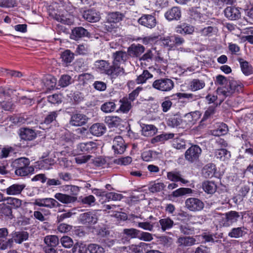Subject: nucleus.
Instances as JSON below:
<instances>
[{
  "label": "nucleus",
  "mask_w": 253,
  "mask_h": 253,
  "mask_svg": "<svg viewBox=\"0 0 253 253\" xmlns=\"http://www.w3.org/2000/svg\"><path fill=\"white\" fill-rule=\"evenodd\" d=\"M185 42L184 39L176 34L171 35L160 39V43L168 50H174Z\"/></svg>",
  "instance_id": "f257e3e1"
},
{
  "label": "nucleus",
  "mask_w": 253,
  "mask_h": 253,
  "mask_svg": "<svg viewBox=\"0 0 253 253\" xmlns=\"http://www.w3.org/2000/svg\"><path fill=\"white\" fill-rule=\"evenodd\" d=\"M244 84L239 81L231 80L229 84L222 87H218L216 89L217 93L222 95L224 97L231 96L234 93L242 92Z\"/></svg>",
  "instance_id": "f03ea898"
},
{
  "label": "nucleus",
  "mask_w": 253,
  "mask_h": 253,
  "mask_svg": "<svg viewBox=\"0 0 253 253\" xmlns=\"http://www.w3.org/2000/svg\"><path fill=\"white\" fill-rule=\"evenodd\" d=\"M112 65L118 74V76L126 75V73L123 67H121L122 63H124L128 59L127 52L123 50L116 51L112 53Z\"/></svg>",
  "instance_id": "7ed1b4c3"
},
{
  "label": "nucleus",
  "mask_w": 253,
  "mask_h": 253,
  "mask_svg": "<svg viewBox=\"0 0 253 253\" xmlns=\"http://www.w3.org/2000/svg\"><path fill=\"white\" fill-rule=\"evenodd\" d=\"M30 161L25 158H20L15 160L12 163L11 166L15 169L16 175L20 176H25L30 173V168L29 165Z\"/></svg>",
  "instance_id": "20e7f679"
},
{
  "label": "nucleus",
  "mask_w": 253,
  "mask_h": 253,
  "mask_svg": "<svg viewBox=\"0 0 253 253\" xmlns=\"http://www.w3.org/2000/svg\"><path fill=\"white\" fill-rule=\"evenodd\" d=\"M94 66L101 73L109 76L111 79H115L119 76L115 68L109 61L98 60L95 62Z\"/></svg>",
  "instance_id": "39448f33"
},
{
  "label": "nucleus",
  "mask_w": 253,
  "mask_h": 253,
  "mask_svg": "<svg viewBox=\"0 0 253 253\" xmlns=\"http://www.w3.org/2000/svg\"><path fill=\"white\" fill-rule=\"evenodd\" d=\"M221 215L218 220L219 225L220 226L226 227L237 222L240 217L239 212L234 211H230Z\"/></svg>",
  "instance_id": "423d86ee"
},
{
  "label": "nucleus",
  "mask_w": 253,
  "mask_h": 253,
  "mask_svg": "<svg viewBox=\"0 0 253 253\" xmlns=\"http://www.w3.org/2000/svg\"><path fill=\"white\" fill-rule=\"evenodd\" d=\"M152 86L159 91L169 92L173 88L174 84L170 79L161 78L154 81L152 84Z\"/></svg>",
  "instance_id": "0eeeda50"
},
{
  "label": "nucleus",
  "mask_w": 253,
  "mask_h": 253,
  "mask_svg": "<svg viewBox=\"0 0 253 253\" xmlns=\"http://www.w3.org/2000/svg\"><path fill=\"white\" fill-rule=\"evenodd\" d=\"M202 153V149L197 145H192L185 153V158L190 163H193L199 160Z\"/></svg>",
  "instance_id": "6e6552de"
},
{
  "label": "nucleus",
  "mask_w": 253,
  "mask_h": 253,
  "mask_svg": "<svg viewBox=\"0 0 253 253\" xmlns=\"http://www.w3.org/2000/svg\"><path fill=\"white\" fill-rule=\"evenodd\" d=\"M11 238L9 239L6 242V246L11 245L13 242L17 244H21L23 242L28 239L29 234L27 232L24 231H14L11 234Z\"/></svg>",
  "instance_id": "1a4fd4ad"
},
{
  "label": "nucleus",
  "mask_w": 253,
  "mask_h": 253,
  "mask_svg": "<svg viewBox=\"0 0 253 253\" xmlns=\"http://www.w3.org/2000/svg\"><path fill=\"white\" fill-rule=\"evenodd\" d=\"M185 207L190 211H198L203 209L204 204L198 198H189L185 201Z\"/></svg>",
  "instance_id": "9d476101"
},
{
  "label": "nucleus",
  "mask_w": 253,
  "mask_h": 253,
  "mask_svg": "<svg viewBox=\"0 0 253 253\" xmlns=\"http://www.w3.org/2000/svg\"><path fill=\"white\" fill-rule=\"evenodd\" d=\"M80 222L85 225H91L96 224L98 220L96 213L93 211H88L80 214Z\"/></svg>",
  "instance_id": "9b49d317"
},
{
  "label": "nucleus",
  "mask_w": 253,
  "mask_h": 253,
  "mask_svg": "<svg viewBox=\"0 0 253 253\" xmlns=\"http://www.w3.org/2000/svg\"><path fill=\"white\" fill-rule=\"evenodd\" d=\"M126 145L121 136H116L113 141L112 149L115 155L123 154L126 151Z\"/></svg>",
  "instance_id": "f8f14e48"
},
{
  "label": "nucleus",
  "mask_w": 253,
  "mask_h": 253,
  "mask_svg": "<svg viewBox=\"0 0 253 253\" xmlns=\"http://www.w3.org/2000/svg\"><path fill=\"white\" fill-rule=\"evenodd\" d=\"M182 15L181 8L179 6H173L169 9L165 13L166 19L169 21H178L180 19Z\"/></svg>",
  "instance_id": "ddd939ff"
},
{
  "label": "nucleus",
  "mask_w": 253,
  "mask_h": 253,
  "mask_svg": "<svg viewBox=\"0 0 253 253\" xmlns=\"http://www.w3.org/2000/svg\"><path fill=\"white\" fill-rule=\"evenodd\" d=\"M139 24L148 28L155 27L157 24L156 17L152 14H143L138 20Z\"/></svg>",
  "instance_id": "4468645a"
},
{
  "label": "nucleus",
  "mask_w": 253,
  "mask_h": 253,
  "mask_svg": "<svg viewBox=\"0 0 253 253\" xmlns=\"http://www.w3.org/2000/svg\"><path fill=\"white\" fill-rule=\"evenodd\" d=\"M97 149L96 143L93 141L81 143L77 146L78 152L82 154H92L95 153Z\"/></svg>",
  "instance_id": "2eb2a0df"
},
{
  "label": "nucleus",
  "mask_w": 253,
  "mask_h": 253,
  "mask_svg": "<svg viewBox=\"0 0 253 253\" xmlns=\"http://www.w3.org/2000/svg\"><path fill=\"white\" fill-rule=\"evenodd\" d=\"M34 204L40 207H44L50 209L58 207L60 205L56 200L50 198L36 199Z\"/></svg>",
  "instance_id": "dca6fc26"
},
{
  "label": "nucleus",
  "mask_w": 253,
  "mask_h": 253,
  "mask_svg": "<svg viewBox=\"0 0 253 253\" xmlns=\"http://www.w3.org/2000/svg\"><path fill=\"white\" fill-rule=\"evenodd\" d=\"M145 47L140 44H131L127 48V53L131 57H139L144 52Z\"/></svg>",
  "instance_id": "f3484780"
},
{
  "label": "nucleus",
  "mask_w": 253,
  "mask_h": 253,
  "mask_svg": "<svg viewBox=\"0 0 253 253\" xmlns=\"http://www.w3.org/2000/svg\"><path fill=\"white\" fill-rule=\"evenodd\" d=\"M240 9L235 6H227L224 10V15L229 20H238L241 17Z\"/></svg>",
  "instance_id": "a211bd4d"
},
{
  "label": "nucleus",
  "mask_w": 253,
  "mask_h": 253,
  "mask_svg": "<svg viewBox=\"0 0 253 253\" xmlns=\"http://www.w3.org/2000/svg\"><path fill=\"white\" fill-rule=\"evenodd\" d=\"M87 119L86 115L80 113H76L71 116L70 122L72 126H82L87 123Z\"/></svg>",
  "instance_id": "6ab92c4d"
},
{
  "label": "nucleus",
  "mask_w": 253,
  "mask_h": 253,
  "mask_svg": "<svg viewBox=\"0 0 253 253\" xmlns=\"http://www.w3.org/2000/svg\"><path fill=\"white\" fill-rule=\"evenodd\" d=\"M216 167L215 165L212 163H209L206 165L202 169V174L206 178H211L213 176L216 177Z\"/></svg>",
  "instance_id": "aec40b11"
},
{
  "label": "nucleus",
  "mask_w": 253,
  "mask_h": 253,
  "mask_svg": "<svg viewBox=\"0 0 253 253\" xmlns=\"http://www.w3.org/2000/svg\"><path fill=\"white\" fill-rule=\"evenodd\" d=\"M167 177L168 179L173 182H180L184 184L189 182L188 180L182 177L181 172L179 171L172 170L169 171L167 173Z\"/></svg>",
  "instance_id": "412c9836"
},
{
  "label": "nucleus",
  "mask_w": 253,
  "mask_h": 253,
  "mask_svg": "<svg viewBox=\"0 0 253 253\" xmlns=\"http://www.w3.org/2000/svg\"><path fill=\"white\" fill-rule=\"evenodd\" d=\"M54 198L64 204L69 205L74 204L77 201V198L71 196L69 194L57 193L54 195Z\"/></svg>",
  "instance_id": "4be33fe9"
},
{
  "label": "nucleus",
  "mask_w": 253,
  "mask_h": 253,
  "mask_svg": "<svg viewBox=\"0 0 253 253\" xmlns=\"http://www.w3.org/2000/svg\"><path fill=\"white\" fill-rule=\"evenodd\" d=\"M148 247H150V244L141 242L138 245H129L128 249L130 253H146Z\"/></svg>",
  "instance_id": "5701e85b"
},
{
  "label": "nucleus",
  "mask_w": 253,
  "mask_h": 253,
  "mask_svg": "<svg viewBox=\"0 0 253 253\" xmlns=\"http://www.w3.org/2000/svg\"><path fill=\"white\" fill-rule=\"evenodd\" d=\"M201 116L200 112L198 111L191 112L186 114L184 117V121L187 125L192 126L196 124Z\"/></svg>",
  "instance_id": "b1692460"
},
{
  "label": "nucleus",
  "mask_w": 253,
  "mask_h": 253,
  "mask_svg": "<svg viewBox=\"0 0 253 253\" xmlns=\"http://www.w3.org/2000/svg\"><path fill=\"white\" fill-rule=\"evenodd\" d=\"M89 131L92 135L99 136L105 133L106 127L103 124L95 123L91 126L89 128Z\"/></svg>",
  "instance_id": "393cba45"
},
{
  "label": "nucleus",
  "mask_w": 253,
  "mask_h": 253,
  "mask_svg": "<svg viewBox=\"0 0 253 253\" xmlns=\"http://www.w3.org/2000/svg\"><path fill=\"white\" fill-rule=\"evenodd\" d=\"M25 187V185L24 184H13L3 190V191H5L6 194L9 195H19L21 194Z\"/></svg>",
  "instance_id": "a878e982"
},
{
  "label": "nucleus",
  "mask_w": 253,
  "mask_h": 253,
  "mask_svg": "<svg viewBox=\"0 0 253 253\" xmlns=\"http://www.w3.org/2000/svg\"><path fill=\"white\" fill-rule=\"evenodd\" d=\"M83 17L89 22H97L100 18L99 13L93 9L84 11L83 14Z\"/></svg>",
  "instance_id": "bb28decb"
},
{
  "label": "nucleus",
  "mask_w": 253,
  "mask_h": 253,
  "mask_svg": "<svg viewBox=\"0 0 253 253\" xmlns=\"http://www.w3.org/2000/svg\"><path fill=\"white\" fill-rule=\"evenodd\" d=\"M174 136L173 133H163L153 137L151 140V143L156 144L158 143H164L166 141L171 139Z\"/></svg>",
  "instance_id": "cd10ccee"
},
{
  "label": "nucleus",
  "mask_w": 253,
  "mask_h": 253,
  "mask_svg": "<svg viewBox=\"0 0 253 253\" xmlns=\"http://www.w3.org/2000/svg\"><path fill=\"white\" fill-rule=\"evenodd\" d=\"M242 72L245 76H249L253 74V67L249 63L242 58H238Z\"/></svg>",
  "instance_id": "c85d7f7f"
},
{
  "label": "nucleus",
  "mask_w": 253,
  "mask_h": 253,
  "mask_svg": "<svg viewBox=\"0 0 253 253\" xmlns=\"http://www.w3.org/2000/svg\"><path fill=\"white\" fill-rule=\"evenodd\" d=\"M51 159H45L41 161H39L35 163L34 165L33 166V173L36 169H49L50 166L51 165Z\"/></svg>",
  "instance_id": "c756f323"
},
{
  "label": "nucleus",
  "mask_w": 253,
  "mask_h": 253,
  "mask_svg": "<svg viewBox=\"0 0 253 253\" xmlns=\"http://www.w3.org/2000/svg\"><path fill=\"white\" fill-rule=\"evenodd\" d=\"M42 86L43 85L47 90L54 89L56 85V79L53 76H48L43 81L39 80Z\"/></svg>",
  "instance_id": "7c9ffc66"
},
{
  "label": "nucleus",
  "mask_w": 253,
  "mask_h": 253,
  "mask_svg": "<svg viewBox=\"0 0 253 253\" xmlns=\"http://www.w3.org/2000/svg\"><path fill=\"white\" fill-rule=\"evenodd\" d=\"M189 86L191 91H198L205 87V82L203 80L194 79L190 82Z\"/></svg>",
  "instance_id": "2f4dec72"
},
{
  "label": "nucleus",
  "mask_w": 253,
  "mask_h": 253,
  "mask_svg": "<svg viewBox=\"0 0 253 253\" xmlns=\"http://www.w3.org/2000/svg\"><path fill=\"white\" fill-rule=\"evenodd\" d=\"M122 119L117 116H108L105 118V122L109 128L118 127L121 122Z\"/></svg>",
  "instance_id": "473e14b6"
},
{
  "label": "nucleus",
  "mask_w": 253,
  "mask_h": 253,
  "mask_svg": "<svg viewBox=\"0 0 253 253\" xmlns=\"http://www.w3.org/2000/svg\"><path fill=\"white\" fill-rule=\"evenodd\" d=\"M214 156L220 161H226L230 158L231 153L226 149L221 148L215 151Z\"/></svg>",
  "instance_id": "72a5a7b5"
},
{
  "label": "nucleus",
  "mask_w": 253,
  "mask_h": 253,
  "mask_svg": "<svg viewBox=\"0 0 253 253\" xmlns=\"http://www.w3.org/2000/svg\"><path fill=\"white\" fill-rule=\"evenodd\" d=\"M194 31V27L186 23H183L176 27V32L181 35L191 34Z\"/></svg>",
  "instance_id": "f704fd0d"
},
{
  "label": "nucleus",
  "mask_w": 253,
  "mask_h": 253,
  "mask_svg": "<svg viewBox=\"0 0 253 253\" xmlns=\"http://www.w3.org/2000/svg\"><path fill=\"white\" fill-rule=\"evenodd\" d=\"M89 32L82 27H78L74 28L72 31V35L73 39L77 40L84 37H88Z\"/></svg>",
  "instance_id": "c9c22d12"
},
{
  "label": "nucleus",
  "mask_w": 253,
  "mask_h": 253,
  "mask_svg": "<svg viewBox=\"0 0 253 253\" xmlns=\"http://www.w3.org/2000/svg\"><path fill=\"white\" fill-rule=\"evenodd\" d=\"M203 190L209 194H212L216 191L217 186L214 182L206 180L202 183Z\"/></svg>",
  "instance_id": "e433bc0d"
},
{
  "label": "nucleus",
  "mask_w": 253,
  "mask_h": 253,
  "mask_svg": "<svg viewBox=\"0 0 253 253\" xmlns=\"http://www.w3.org/2000/svg\"><path fill=\"white\" fill-rule=\"evenodd\" d=\"M0 214L8 217L9 219H12L14 217L12 214V207L7 203L0 204Z\"/></svg>",
  "instance_id": "4c0bfd02"
},
{
  "label": "nucleus",
  "mask_w": 253,
  "mask_h": 253,
  "mask_svg": "<svg viewBox=\"0 0 253 253\" xmlns=\"http://www.w3.org/2000/svg\"><path fill=\"white\" fill-rule=\"evenodd\" d=\"M182 120L180 116L177 114L170 116L167 120V124L171 127L179 126L182 123Z\"/></svg>",
  "instance_id": "58836bf2"
},
{
  "label": "nucleus",
  "mask_w": 253,
  "mask_h": 253,
  "mask_svg": "<svg viewBox=\"0 0 253 253\" xmlns=\"http://www.w3.org/2000/svg\"><path fill=\"white\" fill-rule=\"evenodd\" d=\"M121 103L119 109L117 110V112H122L123 113H127L131 108V103L128 100L127 98L123 97L120 100Z\"/></svg>",
  "instance_id": "ea45409f"
},
{
  "label": "nucleus",
  "mask_w": 253,
  "mask_h": 253,
  "mask_svg": "<svg viewBox=\"0 0 253 253\" xmlns=\"http://www.w3.org/2000/svg\"><path fill=\"white\" fill-rule=\"evenodd\" d=\"M124 15L120 12H114L110 13L107 16L108 23L116 24L123 20Z\"/></svg>",
  "instance_id": "a19ab883"
},
{
  "label": "nucleus",
  "mask_w": 253,
  "mask_h": 253,
  "mask_svg": "<svg viewBox=\"0 0 253 253\" xmlns=\"http://www.w3.org/2000/svg\"><path fill=\"white\" fill-rule=\"evenodd\" d=\"M245 229L244 226L233 228L228 233V236L230 238H234L242 237L246 233Z\"/></svg>",
  "instance_id": "79ce46f5"
},
{
  "label": "nucleus",
  "mask_w": 253,
  "mask_h": 253,
  "mask_svg": "<svg viewBox=\"0 0 253 253\" xmlns=\"http://www.w3.org/2000/svg\"><path fill=\"white\" fill-rule=\"evenodd\" d=\"M172 140V146L176 149H185L186 148V141L181 136L173 137Z\"/></svg>",
  "instance_id": "37998d69"
},
{
  "label": "nucleus",
  "mask_w": 253,
  "mask_h": 253,
  "mask_svg": "<svg viewBox=\"0 0 253 253\" xmlns=\"http://www.w3.org/2000/svg\"><path fill=\"white\" fill-rule=\"evenodd\" d=\"M191 193H192V190L191 188L181 187L173 191L172 193L169 195V197L170 198L172 197L177 198Z\"/></svg>",
  "instance_id": "c03bdc74"
},
{
  "label": "nucleus",
  "mask_w": 253,
  "mask_h": 253,
  "mask_svg": "<svg viewBox=\"0 0 253 253\" xmlns=\"http://www.w3.org/2000/svg\"><path fill=\"white\" fill-rule=\"evenodd\" d=\"M159 223L163 231L171 229L174 225L173 221L169 217L160 219Z\"/></svg>",
  "instance_id": "a18cd8bd"
},
{
  "label": "nucleus",
  "mask_w": 253,
  "mask_h": 253,
  "mask_svg": "<svg viewBox=\"0 0 253 253\" xmlns=\"http://www.w3.org/2000/svg\"><path fill=\"white\" fill-rule=\"evenodd\" d=\"M175 95L179 98H184L189 102L196 101L200 98V95H195L191 93H181L178 92L175 94Z\"/></svg>",
  "instance_id": "49530a36"
},
{
  "label": "nucleus",
  "mask_w": 253,
  "mask_h": 253,
  "mask_svg": "<svg viewBox=\"0 0 253 253\" xmlns=\"http://www.w3.org/2000/svg\"><path fill=\"white\" fill-rule=\"evenodd\" d=\"M158 58L160 59V57L156 56L155 55V52H153V50L148 49L139 58V60L149 62L153 60L156 61Z\"/></svg>",
  "instance_id": "de8ad7c7"
},
{
  "label": "nucleus",
  "mask_w": 253,
  "mask_h": 253,
  "mask_svg": "<svg viewBox=\"0 0 253 253\" xmlns=\"http://www.w3.org/2000/svg\"><path fill=\"white\" fill-rule=\"evenodd\" d=\"M190 17L191 19L199 23L203 22L204 15L201 13L197 8H192L190 10Z\"/></svg>",
  "instance_id": "09e8293b"
},
{
  "label": "nucleus",
  "mask_w": 253,
  "mask_h": 253,
  "mask_svg": "<svg viewBox=\"0 0 253 253\" xmlns=\"http://www.w3.org/2000/svg\"><path fill=\"white\" fill-rule=\"evenodd\" d=\"M178 243L180 246L185 247L191 246L196 244V240L191 237H179L178 239Z\"/></svg>",
  "instance_id": "8fccbe9b"
},
{
  "label": "nucleus",
  "mask_w": 253,
  "mask_h": 253,
  "mask_svg": "<svg viewBox=\"0 0 253 253\" xmlns=\"http://www.w3.org/2000/svg\"><path fill=\"white\" fill-rule=\"evenodd\" d=\"M59 111H54L50 112L44 118L43 123L46 125H49L53 122H57L56 118L58 116Z\"/></svg>",
  "instance_id": "3c124183"
},
{
  "label": "nucleus",
  "mask_w": 253,
  "mask_h": 253,
  "mask_svg": "<svg viewBox=\"0 0 253 253\" xmlns=\"http://www.w3.org/2000/svg\"><path fill=\"white\" fill-rule=\"evenodd\" d=\"M73 82L72 77L67 74L61 75L58 81V85L62 87H65Z\"/></svg>",
  "instance_id": "603ef678"
},
{
  "label": "nucleus",
  "mask_w": 253,
  "mask_h": 253,
  "mask_svg": "<svg viewBox=\"0 0 253 253\" xmlns=\"http://www.w3.org/2000/svg\"><path fill=\"white\" fill-rule=\"evenodd\" d=\"M74 55V53L72 52L70 50L66 49L62 52L61 57L62 59V61L67 65L73 61Z\"/></svg>",
  "instance_id": "864d4df0"
},
{
  "label": "nucleus",
  "mask_w": 253,
  "mask_h": 253,
  "mask_svg": "<svg viewBox=\"0 0 253 253\" xmlns=\"http://www.w3.org/2000/svg\"><path fill=\"white\" fill-rule=\"evenodd\" d=\"M153 77V75L148 70H145L143 73L140 75L136 79L137 84H142L145 83L146 81Z\"/></svg>",
  "instance_id": "5fc2aeb1"
},
{
  "label": "nucleus",
  "mask_w": 253,
  "mask_h": 253,
  "mask_svg": "<svg viewBox=\"0 0 253 253\" xmlns=\"http://www.w3.org/2000/svg\"><path fill=\"white\" fill-rule=\"evenodd\" d=\"M46 246L56 247L59 243L58 238L56 235L47 236L44 238Z\"/></svg>",
  "instance_id": "6e6d98bb"
},
{
  "label": "nucleus",
  "mask_w": 253,
  "mask_h": 253,
  "mask_svg": "<svg viewBox=\"0 0 253 253\" xmlns=\"http://www.w3.org/2000/svg\"><path fill=\"white\" fill-rule=\"evenodd\" d=\"M87 251V247L82 243H76L72 248L73 253H86Z\"/></svg>",
  "instance_id": "4d7b16f0"
},
{
  "label": "nucleus",
  "mask_w": 253,
  "mask_h": 253,
  "mask_svg": "<svg viewBox=\"0 0 253 253\" xmlns=\"http://www.w3.org/2000/svg\"><path fill=\"white\" fill-rule=\"evenodd\" d=\"M55 19L62 24L68 25H70L73 23V18L70 15L65 16L63 14L61 15H56L55 16Z\"/></svg>",
  "instance_id": "13d9d810"
},
{
  "label": "nucleus",
  "mask_w": 253,
  "mask_h": 253,
  "mask_svg": "<svg viewBox=\"0 0 253 253\" xmlns=\"http://www.w3.org/2000/svg\"><path fill=\"white\" fill-rule=\"evenodd\" d=\"M157 131V128L152 125H147L143 127L142 132L144 136H151L155 134Z\"/></svg>",
  "instance_id": "bf43d9fd"
},
{
  "label": "nucleus",
  "mask_w": 253,
  "mask_h": 253,
  "mask_svg": "<svg viewBox=\"0 0 253 253\" xmlns=\"http://www.w3.org/2000/svg\"><path fill=\"white\" fill-rule=\"evenodd\" d=\"M101 110L105 113H111L116 110V104L113 102H106L101 106Z\"/></svg>",
  "instance_id": "052dcab7"
},
{
  "label": "nucleus",
  "mask_w": 253,
  "mask_h": 253,
  "mask_svg": "<svg viewBox=\"0 0 253 253\" xmlns=\"http://www.w3.org/2000/svg\"><path fill=\"white\" fill-rule=\"evenodd\" d=\"M31 204L30 203H25L22 207L23 213L24 214V217H25L27 221H26V223H29L32 215L31 214L32 211L30 209Z\"/></svg>",
  "instance_id": "680f3d73"
},
{
  "label": "nucleus",
  "mask_w": 253,
  "mask_h": 253,
  "mask_svg": "<svg viewBox=\"0 0 253 253\" xmlns=\"http://www.w3.org/2000/svg\"><path fill=\"white\" fill-rule=\"evenodd\" d=\"M122 194L115 192H107L106 194V201H120L123 198Z\"/></svg>",
  "instance_id": "e2e57ef3"
},
{
  "label": "nucleus",
  "mask_w": 253,
  "mask_h": 253,
  "mask_svg": "<svg viewBox=\"0 0 253 253\" xmlns=\"http://www.w3.org/2000/svg\"><path fill=\"white\" fill-rule=\"evenodd\" d=\"M7 203L12 206V209H17L22 205V201L19 199L13 197H7L6 198Z\"/></svg>",
  "instance_id": "0e129e2a"
},
{
  "label": "nucleus",
  "mask_w": 253,
  "mask_h": 253,
  "mask_svg": "<svg viewBox=\"0 0 253 253\" xmlns=\"http://www.w3.org/2000/svg\"><path fill=\"white\" fill-rule=\"evenodd\" d=\"M10 98V94L4 87H0V103H3L9 100Z\"/></svg>",
  "instance_id": "69168bd1"
},
{
  "label": "nucleus",
  "mask_w": 253,
  "mask_h": 253,
  "mask_svg": "<svg viewBox=\"0 0 253 253\" xmlns=\"http://www.w3.org/2000/svg\"><path fill=\"white\" fill-rule=\"evenodd\" d=\"M87 250L90 253H104V249L101 246L95 244H90L87 247Z\"/></svg>",
  "instance_id": "338daca9"
},
{
  "label": "nucleus",
  "mask_w": 253,
  "mask_h": 253,
  "mask_svg": "<svg viewBox=\"0 0 253 253\" xmlns=\"http://www.w3.org/2000/svg\"><path fill=\"white\" fill-rule=\"evenodd\" d=\"M60 243L66 248H70L74 244L72 239L67 236H63L60 239Z\"/></svg>",
  "instance_id": "774afa93"
}]
</instances>
